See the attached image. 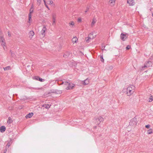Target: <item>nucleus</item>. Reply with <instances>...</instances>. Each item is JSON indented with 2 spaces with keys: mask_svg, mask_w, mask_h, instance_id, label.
Listing matches in <instances>:
<instances>
[{
  "mask_svg": "<svg viewBox=\"0 0 153 153\" xmlns=\"http://www.w3.org/2000/svg\"><path fill=\"white\" fill-rule=\"evenodd\" d=\"M58 83V84H63L65 85V87L67 86L66 89L67 90L73 89L75 85L74 84L68 82L62 81L61 83H59V82Z\"/></svg>",
  "mask_w": 153,
  "mask_h": 153,
  "instance_id": "f257e3e1",
  "label": "nucleus"
},
{
  "mask_svg": "<svg viewBox=\"0 0 153 153\" xmlns=\"http://www.w3.org/2000/svg\"><path fill=\"white\" fill-rule=\"evenodd\" d=\"M135 87L133 85H131L128 87L127 89V94L129 96L132 94L135 91Z\"/></svg>",
  "mask_w": 153,
  "mask_h": 153,
  "instance_id": "f03ea898",
  "label": "nucleus"
},
{
  "mask_svg": "<svg viewBox=\"0 0 153 153\" xmlns=\"http://www.w3.org/2000/svg\"><path fill=\"white\" fill-rule=\"evenodd\" d=\"M152 62L151 61H148L145 63L144 66L142 67L141 70H143L145 68L152 66Z\"/></svg>",
  "mask_w": 153,
  "mask_h": 153,
  "instance_id": "7ed1b4c3",
  "label": "nucleus"
},
{
  "mask_svg": "<svg viewBox=\"0 0 153 153\" xmlns=\"http://www.w3.org/2000/svg\"><path fill=\"white\" fill-rule=\"evenodd\" d=\"M33 11V6L32 4L30 10V13L28 15L29 20L28 21V22H30V21L31 18V14Z\"/></svg>",
  "mask_w": 153,
  "mask_h": 153,
  "instance_id": "20e7f679",
  "label": "nucleus"
},
{
  "mask_svg": "<svg viewBox=\"0 0 153 153\" xmlns=\"http://www.w3.org/2000/svg\"><path fill=\"white\" fill-rule=\"evenodd\" d=\"M128 34L126 33H122L120 36V39L123 41H125L128 37Z\"/></svg>",
  "mask_w": 153,
  "mask_h": 153,
  "instance_id": "39448f33",
  "label": "nucleus"
},
{
  "mask_svg": "<svg viewBox=\"0 0 153 153\" xmlns=\"http://www.w3.org/2000/svg\"><path fill=\"white\" fill-rule=\"evenodd\" d=\"M137 124V120L136 118H134L131 120L129 123L130 125L132 126L136 125Z\"/></svg>",
  "mask_w": 153,
  "mask_h": 153,
  "instance_id": "423d86ee",
  "label": "nucleus"
},
{
  "mask_svg": "<svg viewBox=\"0 0 153 153\" xmlns=\"http://www.w3.org/2000/svg\"><path fill=\"white\" fill-rule=\"evenodd\" d=\"M93 34V33H90L89 34L88 37L85 38V40L87 42H89L90 40L94 38V37Z\"/></svg>",
  "mask_w": 153,
  "mask_h": 153,
  "instance_id": "0eeeda50",
  "label": "nucleus"
},
{
  "mask_svg": "<svg viewBox=\"0 0 153 153\" xmlns=\"http://www.w3.org/2000/svg\"><path fill=\"white\" fill-rule=\"evenodd\" d=\"M97 22V18L95 17V16H94L92 21V22H91V27H92L94 26L95 25L96 22Z\"/></svg>",
  "mask_w": 153,
  "mask_h": 153,
  "instance_id": "6e6552de",
  "label": "nucleus"
},
{
  "mask_svg": "<svg viewBox=\"0 0 153 153\" xmlns=\"http://www.w3.org/2000/svg\"><path fill=\"white\" fill-rule=\"evenodd\" d=\"M47 29L46 27L45 26H44L42 30L41 31V34L43 36V37L46 34L45 31Z\"/></svg>",
  "mask_w": 153,
  "mask_h": 153,
  "instance_id": "1a4fd4ad",
  "label": "nucleus"
},
{
  "mask_svg": "<svg viewBox=\"0 0 153 153\" xmlns=\"http://www.w3.org/2000/svg\"><path fill=\"white\" fill-rule=\"evenodd\" d=\"M103 118L101 117H99L98 118L96 119L97 123L99 124L101 122L103 121Z\"/></svg>",
  "mask_w": 153,
  "mask_h": 153,
  "instance_id": "9d476101",
  "label": "nucleus"
},
{
  "mask_svg": "<svg viewBox=\"0 0 153 153\" xmlns=\"http://www.w3.org/2000/svg\"><path fill=\"white\" fill-rule=\"evenodd\" d=\"M127 2L130 6L134 5L135 4L134 0H127Z\"/></svg>",
  "mask_w": 153,
  "mask_h": 153,
  "instance_id": "9b49d317",
  "label": "nucleus"
},
{
  "mask_svg": "<svg viewBox=\"0 0 153 153\" xmlns=\"http://www.w3.org/2000/svg\"><path fill=\"white\" fill-rule=\"evenodd\" d=\"M75 22L74 21H70L69 23V26L71 28H74L75 27Z\"/></svg>",
  "mask_w": 153,
  "mask_h": 153,
  "instance_id": "f8f14e48",
  "label": "nucleus"
},
{
  "mask_svg": "<svg viewBox=\"0 0 153 153\" xmlns=\"http://www.w3.org/2000/svg\"><path fill=\"white\" fill-rule=\"evenodd\" d=\"M5 40L4 38H3V35H2V33L1 31L0 32V42H4Z\"/></svg>",
  "mask_w": 153,
  "mask_h": 153,
  "instance_id": "ddd939ff",
  "label": "nucleus"
},
{
  "mask_svg": "<svg viewBox=\"0 0 153 153\" xmlns=\"http://www.w3.org/2000/svg\"><path fill=\"white\" fill-rule=\"evenodd\" d=\"M116 0H109V3L111 6H114Z\"/></svg>",
  "mask_w": 153,
  "mask_h": 153,
  "instance_id": "4468645a",
  "label": "nucleus"
},
{
  "mask_svg": "<svg viewBox=\"0 0 153 153\" xmlns=\"http://www.w3.org/2000/svg\"><path fill=\"white\" fill-rule=\"evenodd\" d=\"M34 35V33L32 30L30 31L29 33V37L30 38H32Z\"/></svg>",
  "mask_w": 153,
  "mask_h": 153,
  "instance_id": "2eb2a0df",
  "label": "nucleus"
},
{
  "mask_svg": "<svg viewBox=\"0 0 153 153\" xmlns=\"http://www.w3.org/2000/svg\"><path fill=\"white\" fill-rule=\"evenodd\" d=\"M71 53L68 52H65L63 54V56L65 58H67L69 56Z\"/></svg>",
  "mask_w": 153,
  "mask_h": 153,
  "instance_id": "dca6fc26",
  "label": "nucleus"
},
{
  "mask_svg": "<svg viewBox=\"0 0 153 153\" xmlns=\"http://www.w3.org/2000/svg\"><path fill=\"white\" fill-rule=\"evenodd\" d=\"M56 15L55 14H52V19H53V23L52 24L53 25H54V24L56 22Z\"/></svg>",
  "mask_w": 153,
  "mask_h": 153,
  "instance_id": "f3484780",
  "label": "nucleus"
},
{
  "mask_svg": "<svg viewBox=\"0 0 153 153\" xmlns=\"http://www.w3.org/2000/svg\"><path fill=\"white\" fill-rule=\"evenodd\" d=\"M89 81L87 79L82 81V83L84 85H87Z\"/></svg>",
  "mask_w": 153,
  "mask_h": 153,
  "instance_id": "a211bd4d",
  "label": "nucleus"
},
{
  "mask_svg": "<svg viewBox=\"0 0 153 153\" xmlns=\"http://www.w3.org/2000/svg\"><path fill=\"white\" fill-rule=\"evenodd\" d=\"M33 113H30L28 114H27L25 116L27 118H30L33 115Z\"/></svg>",
  "mask_w": 153,
  "mask_h": 153,
  "instance_id": "6ab92c4d",
  "label": "nucleus"
},
{
  "mask_svg": "<svg viewBox=\"0 0 153 153\" xmlns=\"http://www.w3.org/2000/svg\"><path fill=\"white\" fill-rule=\"evenodd\" d=\"M6 130V128L4 126H2L0 128V131L1 132H4Z\"/></svg>",
  "mask_w": 153,
  "mask_h": 153,
  "instance_id": "aec40b11",
  "label": "nucleus"
},
{
  "mask_svg": "<svg viewBox=\"0 0 153 153\" xmlns=\"http://www.w3.org/2000/svg\"><path fill=\"white\" fill-rule=\"evenodd\" d=\"M78 40V39L76 37H74L72 39V42L73 43H76Z\"/></svg>",
  "mask_w": 153,
  "mask_h": 153,
  "instance_id": "412c9836",
  "label": "nucleus"
},
{
  "mask_svg": "<svg viewBox=\"0 0 153 153\" xmlns=\"http://www.w3.org/2000/svg\"><path fill=\"white\" fill-rule=\"evenodd\" d=\"M1 43V45L3 46L4 49L5 50V48H6L5 41Z\"/></svg>",
  "mask_w": 153,
  "mask_h": 153,
  "instance_id": "4be33fe9",
  "label": "nucleus"
},
{
  "mask_svg": "<svg viewBox=\"0 0 153 153\" xmlns=\"http://www.w3.org/2000/svg\"><path fill=\"white\" fill-rule=\"evenodd\" d=\"M51 106V105H50L45 104V105H43L42 106L45 108H46L48 109V108H49Z\"/></svg>",
  "mask_w": 153,
  "mask_h": 153,
  "instance_id": "5701e85b",
  "label": "nucleus"
},
{
  "mask_svg": "<svg viewBox=\"0 0 153 153\" xmlns=\"http://www.w3.org/2000/svg\"><path fill=\"white\" fill-rule=\"evenodd\" d=\"M13 122V120L10 117H9L8 120L7 121V123L9 124H10Z\"/></svg>",
  "mask_w": 153,
  "mask_h": 153,
  "instance_id": "b1692460",
  "label": "nucleus"
},
{
  "mask_svg": "<svg viewBox=\"0 0 153 153\" xmlns=\"http://www.w3.org/2000/svg\"><path fill=\"white\" fill-rule=\"evenodd\" d=\"M153 132L152 131V129H150L149 130H148L147 133L149 134H151Z\"/></svg>",
  "mask_w": 153,
  "mask_h": 153,
  "instance_id": "393cba45",
  "label": "nucleus"
},
{
  "mask_svg": "<svg viewBox=\"0 0 153 153\" xmlns=\"http://www.w3.org/2000/svg\"><path fill=\"white\" fill-rule=\"evenodd\" d=\"M53 1H48L47 2V4H51L53 3Z\"/></svg>",
  "mask_w": 153,
  "mask_h": 153,
  "instance_id": "a878e982",
  "label": "nucleus"
},
{
  "mask_svg": "<svg viewBox=\"0 0 153 153\" xmlns=\"http://www.w3.org/2000/svg\"><path fill=\"white\" fill-rule=\"evenodd\" d=\"M77 22H81L82 21V19H81V18H79L77 20Z\"/></svg>",
  "mask_w": 153,
  "mask_h": 153,
  "instance_id": "bb28decb",
  "label": "nucleus"
},
{
  "mask_svg": "<svg viewBox=\"0 0 153 153\" xmlns=\"http://www.w3.org/2000/svg\"><path fill=\"white\" fill-rule=\"evenodd\" d=\"M10 67L9 66H7L6 67L4 68V70H9L10 69Z\"/></svg>",
  "mask_w": 153,
  "mask_h": 153,
  "instance_id": "cd10ccee",
  "label": "nucleus"
},
{
  "mask_svg": "<svg viewBox=\"0 0 153 153\" xmlns=\"http://www.w3.org/2000/svg\"><path fill=\"white\" fill-rule=\"evenodd\" d=\"M38 80H39V81H40L41 82H43L44 81V79H43L42 78H40L39 77V78Z\"/></svg>",
  "mask_w": 153,
  "mask_h": 153,
  "instance_id": "c85d7f7f",
  "label": "nucleus"
},
{
  "mask_svg": "<svg viewBox=\"0 0 153 153\" xmlns=\"http://www.w3.org/2000/svg\"><path fill=\"white\" fill-rule=\"evenodd\" d=\"M100 59H101V60L102 62H103L104 59H103V56H101L100 57Z\"/></svg>",
  "mask_w": 153,
  "mask_h": 153,
  "instance_id": "c756f323",
  "label": "nucleus"
},
{
  "mask_svg": "<svg viewBox=\"0 0 153 153\" xmlns=\"http://www.w3.org/2000/svg\"><path fill=\"white\" fill-rule=\"evenodd\" d=\"M43 1L44 2L45 4V5L46 7L48 8V9H49V7H48V6L46 4L45 1V0H43Z\"/></svg>",
  "mask_w": 153,
  "mask_h": 153,
  "instance_id": "7c9ffc66",
  "label": "nucleus"
},
{
  "mask_svg": "<svg viewBox=\"0 0 153 153\" xmlns=\"http://www.w3.org/2000/svg\"><path fill=\"white\" fill-rule=\"evenodd\" d=\"M131 48V46H130L129 45H127L126 47V48L127 50H128L130 48Z\"/></svg>",
  "mask_w": 153,
  "mask_h": 153,
  "instance_id": "2f4dec72",
  "label": "nucleus"
},
{
  "mask_svg": "<svg viewBox=\"0 0 153 153\" xmlns=\"http://www.w3.org/2000/svg\"><path fill=\"white\" fill-rule=\"evenodd\" d=\"M39 77L38 76H35L34 77V79H36V80H38V79L39 78Z\"/></svg>",
  "mask_w": 153,
  "mask_h": 153,
  "instance_id": "473e14b6",
  "label": "nucleus"
},
{
  "mask_svg": "<svg viewBox=\"0 0 153 153\" xmlns=\"http://www.w3.org/2000/svg\"><path fill=\"white\" fill-rule=\"evenodd\" d=\"M150 126L149 125H147L146 126V127L147 128H149Z\"/></svg>",
  "mask_w": 153,
  "mask_h": 153,
  "instance_id": "72a5a7b5",
  "label": "nucleus"
},
{
  "mask_svg": "<svg viewBox=\"0 0 153 153\" xmlns=\"http://www.w3.org/2000/svg\"><path fill=\"white\" fill-rule=\"evenodd\" d=\"M152 100H153L152 98H150L149 99V102H151L152 101Z\"/></svg>",
  "mask_w": 153,
  "mask_h": 153,
  "instance_id": "f704fd0d",
  "label": "nucleus"
},
{
  "mask_svg": "<svg viewBox=\"0 0 153 153\" xmlns=\"http://www.w3.org/2000/svg\"><path fill=\"white\" fill-rule=\"evenodd\" d=\"M10 53H11V55H12V56L14 57V55L13 54V53L12 52H11V51H10Z\"/></svg>",
  "mask_w": 153,
  "mask_h": 153,
  "instance_id": "c9c22d12",
  "label": "nucleus"
},
{
  "mask_svg": "<svg viewBox=\"0 0 153 153\" xmlns=\"http://www.w3.org/2000/svg\"><path fill=\"white\" fill-rule=\"evenodd\" d=\"M8 36H11V34L9 32H8Z\"/></svg>",
  "mask_w": 153,
  "mask_h": 153,
  "instance_id": "e433bc0d",
  "label": "nucleus"
},
{
  "mask_svg": "<svg viewBox=\"0 0 153 153\" xmlns=\"http://www.w3.org/2000/svg\"><path fill=\"white\" fill-rule=\"evenodd\" d=\"M37 2L40 4L41 2V0H37Z\"/></svg>",
  "mask_w": 153,
  "mask_h": 153,
  "instance_id": "4c0bfd02",
  "label": "nucleus"
},
{
  "mask_svg": "<svg viewBox=\"0 0 153 153\" xmlns=\"http://www.w3.org/2000/svg\"><path fill=\"white\" fill-rule=\"evenodd\" d=\"M88 9H89V8H88V7H87V9H86V11H85V13L87 12L88 11Z\"/></svg>",
  "mask_w": 153,
  "mask_h": 153,
  "instance_id": "58836bf2",
  "label": "nucleus"
},
{
  "mask_svg": "<svg viewBox=\"0 0 153 153\" xmlns=\"http://www.w3.org/2000/svg\"><path fill=\"white\" fill-rule=\"evenodd\" d=\"M10 146V144H9V143H8V144H7V146H6V147H9V146Z\"/></svg>",
  "mask_w": 153,
  "mask_h": 153,
  "instance_id": "ea45409f",
  "label": "nucleus"
},
{
  "mask_svg": "<svg viewBox=\"0 0 153 153\" xmlns=\"http://www.w3.org/2000/svg\"><path fill=\"white\" fill-rule=\"evenodd\" d=\"M152 16L153 17V14H152Z\"/></svg>",
  "mask_w": 153,
  "mask_h": 153,
  "instance_id": "a19ab883",
  "label": "nucleus"
},
{
  "mask_svg": "<svg viewBox=\"0 0 153 153\" xmlns=\"http://www.w3.org/2000/svg\"><path fill=\"white\" fill-rule=\"evenodd\" d=\"M5 153V152H4V153Z\"/></svg>",
  "mask_w": 153,
  "mask_h": 153,
  "instance_id": "79ce46f5",
  "label": "nucleus"
}]
</instances>
